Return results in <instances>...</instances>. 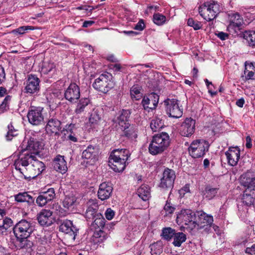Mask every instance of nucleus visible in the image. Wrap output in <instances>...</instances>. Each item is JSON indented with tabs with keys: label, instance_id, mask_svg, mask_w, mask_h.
<instances>
[{
	"label": "nucleus",
	"instance_id": "obj_1",
	"mask_svg": "<svg viewBox=\"0 0 255 255\" xmlns=\"http://www.w3.org/2000/svg\"><path fill=\"white\" fill-rule=\"evenodd\" d=\"M14 165L15 169L23 175L25 179H29L37 177L45 169L44 163L33 154H20L15 160Z\"/></svg>",
	"mask_w": 255,
	"mask_h": 255
},
{
	"label": "nucleus",
	"instance_id": "obj_2",
	"mask_svg": "<svg viewBox=\"0 0 255 255\" xmlns=\"http://www.w3.org/2000/svg\"><path fill=\"white\" fill-rule=\"evenodd\" d=\"M34 230L33 222L23 219L16 224L13 228V233L16 237V247L17 249L30 247L31 243L27 238Z\"/></svg>",
	"mask_w": 255,
	"mask_h": 255
},
{
	"label": "nucleus",
	"instance_id": "obj_3",
	"mask_svg": "<svg viewBox=\"0 0 255 255\" xmlns=\"http://www.w3.org/2000/svg\"><path fill=\"white\" fill-rule=\"evenodd\" d=\"M170 144V138L166 132L154 135L148 146L149 152L153 155L162 153Z\"/></svg>",
	"mask_w": 255,
	"mask_h": 255
},
{
	"label": "nucleus",
	"instance_id": "obj_4",
	"mask_svg": "<svg viewBox=\"0 0 255 255\" xmlns=\"http://www.w3.org/2000/svg\"><path fill=\"white\" fill-rule=\"evenodd\" d=\"M221 11L220 5L213 0L206 1L199 7V12L201 16L207 21L214 19Z\"/></svg>",
	"mask_w": 255,
	"mask_h": 255
},
{
	"label": "nucleus",
	"instance_id": "obj_5",
	"mask_svg": "<svg viewBox=\"0 0 255 255\" xmlns=\"http://www.w3.org/2000/svg\"><path fill=\"white\" fill-rule=\"evenodd\" d=\"M33 131L28 132L23 141L21 147L23 151L21 154H33L36 155L39 153L40 143Z\"/></svg>",
	"mask_w": 255,
	"mask_h": 255
},
{
	"label": "nucleus",
	"instance_id": "obj_6",
	"mask_svg": "<svg viewBox=\"0 0 255 255\" xmlns=\"http://www.w3.org/2000/svg\"><path fill=\"white\" fill-rule=\"evenodd\" d=\"M209 146V142L204 139H196L191 143L188 147V152L192 157L200 158L208 151Z\"/></svg>",
	"mask_w": 255,
	"mask_h": 255
},
{
	"label": "nucleus",
	"instance_id": "obj_7",
	"mask_svg": "<svg viewBox=\"0 0 255 255\" xmlns=\"http://www.w3.org/2000/svg\"><path fill=\"white\" fill-rule=\"evenodd\" d=\"M93 87L99 92L107 93L114 87L112 75L108 72L101 74L95 79Z\"/></svg>",
	"mask_w": 255,
	"mask_h": 255
},
{
	"label": "nucleus",
	"instance_id": "obj_8",
	"mask_svg": "<svg viewBox=\"0 0 255 255\" xmlns=\"http://www.w3.org/2000/svg\"><path fill=\"white\" fill-rule=\"evenodd\" d=\"M196 214L190 209H182L177 214L176 222L179 225L188 226L191 230L196 228Z\"/></svg>",
	"mask_w": 255,
	"mask_h": 255
},
{
	"label": "nucleus",
	"instance_id": "obj_9",
	"mask_svg": "<svg viewBox=\"0 0 255 255\" xmlns=\"http://www.w3.org/2000/svg\"><path fill=\"white\" fill-rule=\"evenodd\" d=\"M166 113L169 117L178 119L183 115V108L180 102L176 99H167L164 102Z\"/></svg>",
	"mask_w": 255,
	"mask_h": 255
},
{
	"label": "nucleus",
	"instance_id": "obj_10",
	"mask_svg": "<svg viewBox=\"0 0 255 255\" xmlns=\"http://www.w3.org/2000/svg\"><path fill=\"white\" fill-rule=\"evenodd\" d=\"M43 109L41 107H31L27 114L28 122L34 126H38L42 123L44 120Z\"/></svg>",
	"mask_w": 255,
	"mask_h": 255
},
{
	"label": "nucleus",
	"instance_id": "obj_11",
	"mask_svg": "<svg viewBox=\"0 0 255 255\" xmlns=\"http://www.w3.org/2000/svg\"><path fill=\"white\" fill-rule=\"evenodd\" d=\"M229 24L227 29L230 32L237 33L242 29L244 24L243 17L238 13H231L229 14Z\"/></svg>",
	"mask_w": 255,
	"mask_h": 255
},
{
	"label": "nucleus",
	"instance_id": "obj_12",
	"mask_svg": "<svg viewBox=\"0 0 255 255\" xmlns=\"http://www.w3.org/2000/svg\"><path fill=\"white\" fill-rule=\"evenodd\" d=\"M175 177V173L173 170L165 169L161 179L160 187L165 189L172 188Z\"/></svg>",
	"mask_w": 255,
	"mask_h": 255
},
{
	"label": "nucleus",
	"instance_id": "obj_13",
	"mask_svg": "<svg viewBox=\"0 0 255 255\" xmlns=\"http://www.w3.org/2000/svg\"><path fill=\"white\" fill-rule=\"evenodd\" d=\"M64 97L70 103H75L80 97L79 87L75 83H71L65 90Z\"/></svg>",
	"mask_w": 255,
	"mask_h": 255
},
{
	"label": "nucleus",
	"instance_id": "obj_14",
	"mask_svg": "<svg viewBox=\"0 0 255 255\" xmlns=\"http://www.w3.org/2000/svg\"><path fill=\"white\" fill-rule=\"evenodd\" d=\"M40 80L34 75H29L26 81L24 90L25 92L29 94L37 93L40 89Z\"/></svg>",
	"mask_w": 255,
	"mask_h": 255
},
{
	"label": "nucleus",
	"instance_id": "obj_15",
	"mask_svg": "<svg viewBox=\"0 0 255 255\" xmlns=\"http://www.w3.org/2000/svg\"><path fill=\"white\" fill-rule=\"evenodd\" d=\"M198 219L195 220L196 228L202 229L206 226L211 227L213 223V217L203 211L197 212Z\"/></svg>",
	"mask_w": 255,
	"mask_h": 255
},
{
	"label": "nucleus",
	"instance_id": "obj_16",
	"mask_svg": "<svg viewBox=\"0 0 255 255\" xmlns=\"http://www.w3.org/2000/svg\"><path fill=\"white\" fill-rule=\"evenodd\" d=\"M52 212L48 209H42L37 215L38 223L43 226H49L53 223Z\"/></svg>",
	"mask_w": 255,
	"mask_h": 255
},
{
	"label": "nucleus",
	"instance_id": "obj_17",
	"mask_svg": "<svg viewBox=\"0 0 255 255\" xmlns=\"http://www.w3.org/2000/svg\"><path fill=\"white\" fill-rule=\"evenodd\" d=\"M61 123L55 119L49 120L46 126V133L51 135L58 137L61 131Z\"/></svg>",
	"mask_w": 255,
	"mask_h": 255
},
{
	"label": "nucleus",
	"instance_id": "obj_18",
	"mask_svg": "<svg viewBox=\"0 0 255 255\" xmlns=\"http://www.w3.org/2000/svg\"><path fill=\"white\" fill-rule=\"evenodd\" d=\"M195 120L189 118H186L181 124L180 133L182 136H189L192 135L195 131Z\"/></svg>",
	"mask_w": 255,
	"mask_h": 255
},
{
	"label": "nucleus",
	"instance_id": "obj_19",
	"mask_svg": "<svg viewBox=\"0 0 255 255\" xmlns=\"http://www.w3.org/2000/svg\"><path fill=\"white\" fill-rule=\"evenodd\" d=\"M159 101V96L155 93H151L149 97H144L141 104L144 110L149 112L156 108Z\"/></svg>",
	"mask_w": 255,
	"mask_h": 255
},
{
	"label": "nucleus",
	"instance_id": "obj_20",
	"mask_svg": "<svg viewBox=\"0 0 255 255\" xmlns=\"http://www.w3.org/2000/svg\"><path fill=\"white\" fill-rule=\"evenodd\" d=\"M131 112L128 110H123L120 111L119 115L113 120V123L118 124L121 128L124 127H127L129 126V119Z\"/></svg>",
	"mask_w": 255,
	"mask_h": 255
},
{
	"label": "nucleus",
	"instance_id": "obj_21",
	"mask_svg": "<svg viewBox=\"0 0 255 255\" xmlns=\"http://www.w3.org/2000/svg\"><path fill=\"white\" fill-rule=\"evenodd\" d=\"M113 187L109 182H104L101 183L98 191V197L102 201L109 199L112 195Z\"/></svg>",
	"mask_w": 255,
	"mask_h": 255
},
{
	"label": "nucleus",
	"instance_id": "obj_22",
	"mask_svg": "<svg viewBox=\"0 0 255 255\" xmlns=\"http://www.w3.org/2000/svg\"><path fill=\"white\" fill-rule=\"evenodd\" d=\"M225 154L229 164L234 166L237 165L240 159V149L238 147H230Z\"/></svg>",
	"mask_w": 255,
	"mask_h": 255
},
{
	"label": "nucleus",
	"instance_id": "obj_23",
	"mask_svg": "<svg viewBox=\"0 0 255 255\" xmlns=\"http://www.w3.org/2000/svg\"><path fill=\"white\" fill-rule=\"evenodd\" d=\"M240 182L242 185L246 188L248 191H255V178L251 177L249 174H243L240 177Z\"/></svg>",
	"mask_w": 255,
	"mask_h": 255
},
{
	"label": "nucleus",
	"instance_id": "obj_24",
	"mask_svg": "<svg viewBox=\"0 0 255 255\" xmlns=\"http://www.w3.org/2000/svg\"><path fill=\"white\" fill-rule=\"evenodd\" d=\"M53 165L54 169L60 173H64L67 170V163L63 156H56L54 159Z\"/></svg>",
	"mask_w": 255,
	"mask_h": 255
},
{
	"label": "nucleus",
	"instance_id": "obj_25",
	"mask_svg": "<svg viewBox=\"0 0 255 255\" xmlns=\"http://www.w3.org/2000/svg\"><path fill=\"white\" fill-rule=\"evenodd\" d=\"M59 231L67 234L73 236L75 239L76 231L75 227L73 225L72 222L70 220H65L60 225Z\"/></svg>",
	"mask_w": 255,
	"mask_h": 255
},
{
	"label": "nucleus",
	"instance_id": "obj_26",
	"mask_svg": "<svg viewBox=\"0 0 255 255\" xmlns=\"http://www.w3.org/2000/svg\"><path fill=\"white\" fill-rule=\"evenodd\" d=\"M109 165L115 172H122L126 166V161L124 159H116L114 158L109 157Z\"/></svg>",
	"mask_w": 255,
	"mask_h": 255
},
{
	"label": "nucleus",
	"instance_id": "obj_27",
	"mask_svg": "<svg viewBox=\"0 0 255 255\" xmlns=\"http://www.w3.org/2000/svg\"><path fill=\"white\" fill-rule=\"evenodd\" d=\"M88 208L85 212V217L87 220L94 219L97 214L98 209L97 203L93 200H89L88 203Z\"/></svg>",
	"mask_w": 255,
	"mask_h": 255
},
{
	"label": "nucleus",
	"instance_id": "obj_28",
	"mask_svg": "<svg viewBox=\"0 0 255 255\" xmlns=\"http://www.w3.org/2000/svg\"><path fill=\"white\" fill-rule=\"evenodd\" d=\"M245 80H255V63H245L244 75Z\"/></svg>",
	"mask_w": 255,
	"mask_h": 255
},
{
	"label": "nucleus",
	"instance_id": "obj_29",
	"mask_svg": "<svg viewBox=\"0 0 255 255\" xmlns=\"http://www.w3.org/2000/svg\"><path fill=\"white\" fill-rule=\"evenodd\" d=\"M14 197L15 201L18 203L26 202L28 205H32L34 203V199L27 192L19 193Z\"/></svg>",
	"mask_w": 255,
	"mask_h": 255
},
{
	"label": "nucleus",
	"instance_id": "obj_30",
	"mask_svg": "<svg viewBox=\"0 0 255 255\" xmlns=\"http://www.w3.org/2000/svg\"><path fill=\"white\" fill-rule=\"evenodd\" d=\"M98 153L97 148L96 146L89 145L83 150L82 157L83 158L92 160L96 158Z\"/></svg>",
	"mask_w": 255,
	"mask_h": 255
},
{
	"label": "nucleus",
	"instance_id": "obj_31",
	"mask_svg": "<svg viewBox=\"0 0 255 255\" xmlns=\"http://www.w3.org/2000/svg\"><path fill=\"white\" fill-rule=\"evenodd\" d=\"M130 155V153L128 150L127 149H116L113 151L110 157L114 158L116 159H124L125 161H127Z\"/></svg>",
	"mask_w": 255,
	"mask_h": 255
},
{
	"label": "nucleus",
	"instance_id": "obj_32",
	"mask_svg": "<svg viewBox=\"0 0 255 255\" xmlns=\"http://www.w3.org/2000/svg\"><path fill=\"white\" fill-rule=\"evenodd\" d=\"M124 131V135L131 139H134L137 137V129L135 127L129 124L127 127L121 128Z\"/></svg>",
	"mask_w": 255,
	"mask_h": 255
},
{
	"label": "nucleus",
	"instance_id": "obj_33",
	"mask_svg": "<svg viewBox=\"0 0 255 255\" xmlns=\"http://www.w3.org/2000/svg\"><path fill=\"white\" fill-rule=\"evenodd\" d=\"M138 196L143 201H147L150 197L149 187L147 185H142L137 190Z\"/></svg>",
	"mask_w": 255,
	"mask_h": 255
},
{
	"label": "nucleus",
	"instance_id": "obj_34",
	"mask_svg": "<svg viewBox=\"0 0 255 255\" xmlns=\"http://www.w3.org/2000/svg\"><path fill=\"white\" fill-rule=\"evenodd\" d=\"M101 121V115L99 114L97 110H94L91 113L89 118V123L90 126L93 128H96Z\"/></svg>",
	"mask_w": 255,
	"mask_h": 255
},
{
	"label": "nucleus",
	"instance_id": "obj_35",
	"mask_svg": "<svg viewBox=\"0 0 255 255\" xmlns=\"http://www.w3.org/2000/svg\"><path fill=\"white\" fill-rule=\"evenodd\" d=\"M255 197V192L248 191V190H245L242 197V200L244 204L247 206H251L253 204L254 201V198Z\"/></svg>",
	"mask_w": 255,
	"mask_h": 255
},
{
	"label": "nucleus",
	"instance_id": "obj_36",
	"mask_svg": "<svg viewBox=\"0 0 255 255\" xmlns=\"http://www.w3.org/2000/svg\"><path fill=\"white\" fill-rule=\"evenodd\" d=\"M56 71V66L54 63L44 62L41 67V72L43 74L52 75Z\"/></svg>",
	"mask_w": 255,
	"mask_h": 255
},
{
	"label": "nucleus",
	"instance_id": "obj_37",
	"mask_svg": "<svg viewBox=\"0 0 255 255\" xmlns=\"http://www.w3.org/2000/svg\"><path fill=\"white\" fill-rule=\"evenodd\" d=\"M89 103L90 100L89 99L86 98H81L77 103L74 111L75 113L77 115L82 114L83 112H84L86 107L88 105Z\"/></svg>",
	"mask_w": 255,
	"mask_h": 255
},
{
	"label": "nucleus",
	"instance_id": "obj_38",
	"mask_svg": "<svg viewBox=\"0 0 255 255\" xmlns=\"http://www.w3.org/2000/svg\"><path fill=\"white\" fill-rule=\"evenodd\" d=\"M173 244L175 247H180L186 240V236L182 232L175 233L173 235Z\"/></svg>",
	"mask_w": 255,
	"mask_h": 255
},
{
	"label": "nucleus",
	"instance_id": "obj_39",
	"mask_svg": "<svg viewBox=\"0 0 255 255\" xmlns=\"http://www.w3.org/2000/svg\"><path fill=\"white\" fill-rule=\"evenodd\" d=\"M140 87L138 85H133L130 90V94L131 99L133 100L138 101L141 99L142 94H141Z\"/></svg>",
	"mask_w": 255,
	"mask_h": 255
},
{
	"label": "nucleus",
	"instance_id": "obj_40",
	"mask_svg": "<svg viewBox=\"0 0 255 255\" xmlns=\"http://www.w3.org/2000/svg\"><path fill=\"white\" fill-rule=\"evenodd\" d=\"M244 38L250 46H255V31H246L243 34Z\"/></svg>",
	"mask_w": 255,
	"mask_h": 255
},
{
	"label": "nucleus",
	"instance_id": "obj_41",
	"mask_svg": "<svg viewBox=\"0 0 255 255\" xmlns=\"http://www.w3.org/2000/svg\"><path fill=\"white\" fill-rule=\"evenodd\" d=\"M149 248L152 255H159L162 252V245L160 242L150 245Z\"/></svg>",
	"mask_w": 255,
	"mask_h": 255
},
{
	"label": "nucleus",
	"instance_id": "obj_42",
	"mask_svg": "<svg viewBox=\"0 0 255 255\" xmlns=\"http://www.w3.org/2000/svg\"><path fill=\"white\" fill-rule=\"evenodd\" d=\"M175 210V206L168 200L166 201L163 210L162 211V214L164 216H170L174 213Z\"/></svg>",
	"mask_w": 255,
	"mask_h": 255
},
{
	"label": "nucleus",
	"instance_id": "obj_43",
	"mask_svg": "<svg viewBox=\"0 0 255 255\" xmlns=\"http://www.w3.org/2000/svg\"><path fill=\"white\" fill-rule=\"evenodd\" d=\"M218 188H212L210 186H207L205 188L204 195L205 197L209 200L213 199L218 193Z\"/></svg>",
	"mask_w": 255,
	"mask_h": 255
},
{
	"label": "nucleus",
	"instance_id": "obj_44",
	"mask_svg": "<svg viewBox=\"0 0 255 255\" xmlns=\"http://www.w3.org/2000/svg\"><path fill=\"white\" fill-rule=\"evenodd\" d=\"M150 126L152 130L155 132L162 128L163 122L159 118H155L151 121Z\"/></svg>",
	"mask_w": 255,
	"mask_h": 255
},
{
	"label": "nucleus",
	"instance_id": "obj_45",
	"mask_svg": "<svg viewBox=\"0 0 255 255\" xmlns=\"http://www.w3.org/2000/svg\"><path fill=\"white\" fill-rule=\"evenodd\" d=\"M94 241L97 243H101L105 241L107 236L104 232L100 229L94 232L93 234Z\"/></svg>",
	"mask_w": 255,
	"mask_h": 255
},
{
	"label": "nucleus",
	"instance_id": "obj_46",
	"mask_svg": "<svg viewBox=\"0 0 255 255\" xmlns=\"http://www.w3.org/2000/svg\"><path fill=\"white\" fill-rule=\"evenodd\" d=\"M175 230L170 227L163 228L162 230L161 236L166 240H170L175 234Z\"/></svg>",
	"mask_w": 255,
	"mask_h": 255
},
{
	"label": "nucleus",
	"instance_id": "obj_47",
	"mask_svg": "<svg viewBox=\"0 0 255 255\" xmlns=\"http://www.w3.org/2000/svg\"><path fill=\"white\" fill-rule=\"evenodd\" d=\"M166 17L159 13H154L153 16V21L157 25H162L166 21Z\"/></svg>",
	"mask_w": 255,
	"mask_h": 255
},
{
	"label": "nucleus",
	"instance_id": "obj_48",
	"mask_svg": "<svg viewBox=\"0 0 255 255\" xmlns=\"http://www.w3.org/2000/svg\"><path fill=\"white\" fill-rule=\"evenodd\" d=\"M75 202L76 198L74 196H66L63 201V206L65 208L69 209Z\"/></svg>",
	"mask_w": 255,
	"mask_h": 255
},
{
	"label": "nucleus",
	"instance_id": "obj_49",
	"mask_svg": "<svg viewBox=\"0 0 255 255\" xmlns=\"http://www.w3.org/2000/svg\"><path fill=\"white\" fill-rule=\"evenodd\" d=\"M54 208L55 210V213L59 217H64L69 214L68 209H63L58 204L54 205Z\"/></svg>",
	"mask_w": 255,
	"mask_h": 255
},
{
	"label": "nucleus",
	"instance_id": "obj_50",
	"mask_svg": "<svg viewBox=\"0 0 255 255\" xmlns=\"http://www.w3.org/2000/svg\"><path fill=\"white\" fill-rule=\"evenodd\" d=\"M11 100L10 96H7L0 105V114L7 111L9 109L8 103Z\"/></svg>",
	"mask_w": 255,
	"mask_h": 255
},
{
	"label": "nucleus",
	"instance_id": "obj_51",
	"mask_svg": "<svg viewBox=\"0 0 255 255\" xmlns=\"http://www.w3.org/2000/svg\"><path fill=\"white\" fill-rule=\"evenodd\" d=\"M8 131L6 135V138L7 140H10L13 137L18 134L17 131L14 129L13 126L11 125L8 126Z\"/></svg>",
	"mask_w": 255,
	"mask_h": 255
},
{
	"label": "nucleus",
	"instance_id": "obj_52",
	"mask_svg": "<svg viewBox=\"0 0 255 255\" xmlns=\"http://www.w3.org/2000/svg\"><path fill=\"white\" fill-rule=\"evenodd\" d=\"M188 26L192 27L194 30H198L201 28L202 24L201 22L194 20L193 18H189L187 21Z\"/></svg>",
	"mask_w": 255,
	"mask_h": 255
},
{
	"label": "nucleus",
	"instance_id": "obj_53",
	"mask_svg": "<svg viewBox=\"0 0 255 255\" xmlns=\"http://www.w3.org/2000/svg\"><path fill=\"white\" fill-rule=\"evenodd\" d=\"M33 27L31 26H22L18 27L12 31V32L14 33H17L19 34H23L25 33L28 30H33Z\"/></svg>",
	"mask_w": 255,
	"mask_h": 255
},
{
	"label": "nucleus",
	"instance_id": "obj_54",
	"mask_svg": "<svg viewBox=\"0 0 255 255\" xmlns=\"http://www.w3.org/2000/svg\"><path fill=\"white\" fill-rule=\"evenodd\" d=\"M41 193L47 197L50 201H51L55 198L56 194L53 188H49L46 191L41 192Z\"/></svg>",
	"mask_w": 255,
	"mask_h": 255
},
{
	"label": "nucleus",
	"instance_id": "obj_55",
	"mask_svg": "<svg viewBox=\"0 0 255 255\" xmlns=\"http://www.w3.org/2000/svg\"><path fill=\"white\" fill-rule=\"evenodd\" d=\"M105 224V220L103 217H97L94 220L93 225L95 228H103Z\"/></svg>",
	"mask_w": 255,
	"mask_h": 255
},
{
	"label": "nucleus",
	"instance_id": "obj_56",
	"mask_svg": "<svg viewBox=\"0 0 255 255\" xmlns=\"http://www.w3.org/2000/svg\"><path fill=\"white\" fill-rule=\"evenodd\" d=\"M36 203L39 207H43L48 202L45 200L44 198L39 194L36 199Z\"/></svg>",
	"mask_w": 255,
	"mask_h": 255
},
{
	"label": "nucleus",
	"instance_id": "obj_57",
	"mask_svg": "<svg viewBox=\"0 0 255 255\" xmlns=\"http://www.w3.org/2000/svg\"><path fill=\"white\" fill-rule=\"evenodd\" d=\"M105 215L108 220H111L115 216V212L112 209L108 208L105 213Z\"/></svg>",
	"mask_w": 255,
	"mask_h": 255
},
{
	"label": "nucleus",
	"instance_id": "obj_58",
	"mask_svg": "<svg viewBox=\"0 0 255 255\" xmlns=\"http://www.w3.org/2000/svg\"><path fill=\"white\" fill-rule=\"evenodd\" d=\"M145 27L144 21L142 19H140L137 23L135 25L134 29L137 30L141 31Z\"/></svg>",
	"mask_w": 255,
	"mask_h": 255
},
{
	"label": "nucleus",
	"instance_id": "obj_59",
	"mask_svg": "<svg viewBox=\"0 0 255 255\" xmlns=\"http://www.w3.org/2000/svg\"><path fill=\"white\" fill-rule=\"evenodd\" d=\"M2 224H3L6 227L9 228L12 226L13 222L10 218L6 217L3 220Z\"/></svg>",
	"mask_w": 255,
	"mask_h": 255
},
{
	"label": "nucleus",
	"instance_id": "obj_60",
	"mask_svg": "<svg viewBox=\"0 0 255 255\" xmlns=\"http://www.w3.org/2000/svg\"><path fill=\"white\" fill-rule=\"evenodd\" d=\"M216 35L222 40L227 39L229 37L228 34L224 32H219L218 33H216Z\"/></svg>",
	"mask_w": 255,
	"mask_h": 255
},
{
	"label": "nucleus",
	"instance_id": "obj_61",
	"mask_svg": "<svg viewBox=\"0 0 255 255\" xmlns=\"http://www.w3.org/2000/svg\"><path fill=\"white\" fill-rule=\"evenodd\" d=\"M205 82L206 84V85L208 88V91L209 93H210V94L213 96L214 95H216L217 94V92H213L212 91V89L210 87V86H213L212 83L210 82H209L207 79H206L205 80Z\"/></svg>",
	"mask_w": 255,
	"mask_h": 255
},
{
	"label": "nucleus",
	"instance_id": "obj_62",
	"mask_svg": "<svg viewBox=\"0 0 255 255\" xmlns=\"http://www.w3.org/2000/svg\"><path fill=\"white\" fill-rule=\"evenodd\" d=\"M246 253L248 255H255V244L251 248H247L246 250Z\"/></svg>",
	"mask_w": 255,
	"mask_h": 255
},
{
	"label": "nucleus",
	"instance_id": "obj_63",
	"mask_svg": "<svg viewBox=\"0 0 255 255\" xmlns=\"http://www.w3.org/2000/svg\"><path fill=\"white\" fill-rule=\"evenodd\" d=\"M5 79V72L4 69L2 67L0 66V84L4 81Z\"/></svg>",
	"mask_w": 255,
	"mask_h": 255
},
{
	"label": "nucleus",
	"instance_id": "obj_64",
	"mask_svg": "<svg viewBox=\"0 0 255 255\" xmlns=\"http://www.w3.org/2000/svg\"><path fill=\"white\" fill-rule=\"evenodd\" d=\"M8 229L3 224L0 225V234L3 235L6 233Z\"/></svg>",
	"mask_w": 255,
	"mask_h": 255
}]
</instances>
